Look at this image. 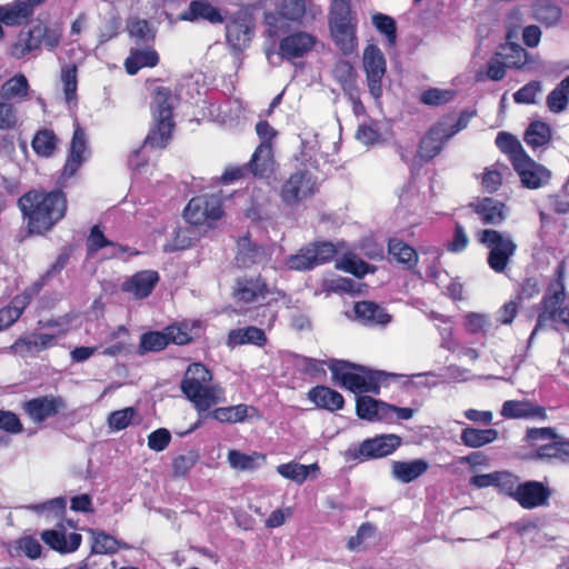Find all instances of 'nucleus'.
<instances>
[{
    "label": "nucleus",
    "mask_w": 569,
    "mask_h": 569,
    "mask_svg": "<svg viewBox=\"0 0 569 569\" xmlns=\"http://www.w3.org/2000/svg\"><path fill=\"white\" fill-rule=\"evenodd\" d=\"M326 363L332 373L333 381L355 393L378 395L380 382L386 377L382 371H372L345 360L330 359Z\"/></svg>",
    "instance_id": "nucleus-5"
},
{
    "label": "nucleus",
    "mask_w": 569,
    "mask_h": 569,
    "mask_svg": "<svg viewBox=\"0 0 569 569\" xmlns=\"http://www.w3.org/2000/svg\"><path fill=\"white\" fill-rule=\"evenodd\" d=\"M28 303L29 297L19 295L7 307L0 309V331L12 326L20 318Z\"/></svg>",
    "instance_id": "nucleus-40"
},
{
    "label": "nucleus",
    "mask_w": 569,
    "mask_h": 569,
    "mask_svg": "<svg viewBox=\"0 0 569 569\" xmlns=\"http://www.w3.org/2000/svg\"><path fill=\"white\" fill-rule=\"evenodd\" d=\"M171 441V433L166 428H159L148 436V447L157 452L163 451Z\"/></svg>",
    "instance_id": "nucleus-62"
},
{
    "label": "nucleus",
    "mask_w": 569,
    "mask_h": 569,
    "mask_svg": "<svg viewBox=\"0 0 569 569\" xmlns=\"http://www.w3.org/2000/svg\"><path fill=\"white\" fill-rule=\"evenodd\" d=\"M358 20L348 0H333L330 11V31L336 46L343 54H351L357 48Z\"/></svg>",
    "instance_id": "nucleus-8"
},
{
    "label": "nucleus",
    "mask_w": 569,
    "mask_h": 569,
    "mask_svg": "<svg viewBox=\"0 0 569 569\" xmlns=\"http://www.w3.org/2000/svg\"><path fill=\"white\" fill-rule=\"evenodd\" d=\"M500 150L508 154L515 171L523 187L538 189L548 183L551 173L543 166L533 161L523 150L521 143L511 134L500 131Z\"/></svg>",
    "instance_id": "nucleus-4"
},
{
    "label": "nucleus",
    "mask_w": 569,
    "mask_h": 569,
    "mask_svg": "<svg viewBox=\"0 0 569 569\" xmlns=\"http://www.w3.org/2000/svg\"><path fill=\"white\" fill-rule=\"evenodd\" d=\"M136 416L137 410L133 407L116 410L108 417V427L111 431L123 430L132 423Z\"/></svg>",
    "instance_id": "nucleus-52"
},
{
    "label": "nucleus",
    "mask_w": 569,
    "mask_h": 569,
    "mask_svg": "<svg viewBox=\"0 0 569 569\" xmlns=\"http://www.w3.org/2000/svg\"><path fill=\"white\" fill-rule=\"evenodd\" d=\"M308 399L319 409L328 411L341 410L345 406L342 395L327 386H317L309 390Z\"/></svg>",
    "instance_id": "nucleus-26"
},
{
    "label": "nucleus",
    "mask_w": 569,
    "mask_h": 569,
    "mask_svg": "<svg viewBox=\"0 0 569 569\" xmlns=\"http://www.w3.org/2000/svg\"><path fill=\"white\" fill-rule=\"evenodd\" d=\"M22 408L33 422L41 423L63 410L66 402L61 397L44 396L26 401Z\"/></svg>",
    "instance_id": "nucleus-19"
},
{
    "label": "nucleus",
    "mask_w": 569,
    "mask_h": 569,
    "mask_svg": "<svg viewBox=\"0 0 569 569\" xmlns=\"http://www.w3.org/2000/svg\"><path fill=\"white\" fill-rule=\"evenodd\" d=\"M183 21L206 20L210 23H221L224 21L220 11L206 0H193L188 9L180 14Z\"/></svg>",
    "instance_id": "nucleus-27"
},
{
    "label": "nucleus",
    "mask_w": 569,
    "mask_h": 569,
    "mask_svg": "<svg viewBox=\"0 0 569 569\" xmlns=\"http://www.w3.org/2000/svg\"><path fill=\"white\" fill-rule=\"evenodd\" d=\"M248 167L254 177H269L274 170L272 144L260 143L254 150Z\"/></svg>",
    "instance_id": "nucleus-29"
},
{
    "label": "nucleus",
    "mask_w": 569,
    "mask_h": 569,
    "mask_svg": "<svg viewBox=\"0 0 569 569\" xmlns=\"http://www.w3.org/2000/svg\"><path fill=\"white\" fill-rule=\"evenodd\" d=\"M336 268L345 272L352 273L358 278L375 271V267H371L352 253H347L339 259L336 262Z\"/></svg>",
    "instance_id": "nucleus-46"
},
{
    "label": "nucleus",
    "mask_w": 569,
    "mask_h": 569,
    "mask_svg": "<svg viewBox=\"0 0 569 569\" xmlns=\"http://www.w3.org/2000/svg\"><path fill=\"white\" fill-rule=\"evenodd\" d=\"M62 26L58 22H34L29 30H21L11 47V56L21 59L32 51L44 47L54 50L62 37Z\"/></svg>",
    "instance_id": "nucleus-7"
},
{
    "label": "nucleus",
    "mask_w": 569,
    "mask_h": 569,
    "mask_svg": "<svg viewBox=\"0 0 569 569\" xmlns=\"http://www.w3.org/2000/svg\"><path fill=\"white\" fill-rule=\"evenodd\" d=\"M59 336L53 333H30L20 337L10 346V350L20 356L36 355L58 342Z\"/></svg>",
    "instance_id": "nucleus-23"
},
{
    "label": "nucleus",
    "mask_w": 569,
    "mask_h": 569,
    "mask_svg": "<svg viewBox=\"0 0 569 569\" xmlns=\"http://www.w3.org/2000/svg\"><path fill=\"white\" fill-rule=\"evenodd\" d=\"M500 413L507 418H526L536 415L533 407L525 401H506Z\"/></svg>",
    "instance_id": "nucleus-55"
},
{
    "label": "nucleus",
    "mask_w": 569,
    "mask_h": 569,
    "mask_svg": "<svg viewBox=\"0 0 569 569\" xmlns=\"http://www.w3.org/2000/svg\"><path fill=\"white\" fill-rule=\"evenodd\" d=\"M158 280L159 276L157 271L142 270L126 280L122 283V290L131 293L137 299H142L152 292Z\"/></svg>",
    "instance_id": "nucleus-24"
},
{
    "label": "nucleus",
    "mask_w": 569,
    "mask_h": 569,
    "mask_svg": "<svg viewBox=\"0 0 569 569\" xmlns=\"http://www.w3.org/2000/svg\"><path fill=\"white\" fill-rule=\"evenodd\" d=\"M222 216L219 194H203L192 198L183 210L184 220L191 226H201L216 221Z\"/></svg>",
    "instance_id": "nucleus-14"
},
{
    "label": "nucleus",
    "mask_w": 569,
    "mask_h": 569,
    "mask_svg": "<svg viewBox=\"0 0 569 569\" xmlns=\"http://www.w3.org/2000/svg\"><path fill=\"white\" fill-rule=\"evenodd\" d=\"M468 208L482 224H495L498 220V199L495 197H478Z\"/></svg>",
    "instance_id": "nucleus-31"
},
{
    "label": "nucleus",
    "mask_w": 569,
    "mask_h": 569,
    "mask_svg": "<svg viewBox=\"0 0 569 569\" xmlns=\"http://www.w3.org/2000/svg\"><path fill=\"white\" fill-rule=\"evenodd\" d=\"M199 237V232L193 227L178 228L173 238L164 244V251L173 252L190 248L194 240Z\"/></svg>",
    "instance_id": "nucleus-43"
},
{
    "label": "nucleus",
    "mask_w": 569,
    "mask_h": 569,
    "mask_svg": "<svg viewBox=\"0 0 569 569\" xmlns=\"http://www.w3.org/2000/svg\"><path fill=\"white\" fill-rule=\"evenodd\" d=\"M270 293L268 284L260 276L239 278L233 290L234 300L241 306V312L249 311L251 305L259 306L258 310H261V319L257 317L254 320L267 328L272 327L276 320V311L271 308L270 302L262 305Z\"/></svg>",
    "instance_id": "nucleus-6"
},
{
    "label": "nucleus",
    "mask_w": 569,
    "mask_h": 569,
    "mask_svg": "<svg viewBox=\"0 0 569 569\" xmlns=\"http://www.w3.org/2000/svg\"><path fill=\"white\" fill-rule=\"evenodd\" d=\"M159 62V56L156 50L146 48L131 51L126 59L124 67L129 74H136L141 68H152Z\"/></svg>",
    "instance_id": "nucleus-34"
},
{
    "label": "nucleus",
    "mask_w": 569,
    "mask_h": 569,
    "mask_svg": "<svg viewBox=\"0 0 569 569\" xmlns=\"http://www.w3.org/2000/svg\"><path fill=\"white\" fill-rule=\"evenodd\" d=\"M320 9L311 0H276V11L264 14L268 34L277 37L283 27V20L301 23L315 19Z\"/></svg>",
    "instance_id": "nucleus-9"
},
{
    "label": "nucleus",
    "mask_w": 569,
    "mask_h": 569,
    "mask_svg": "<svg viewBox=\"0 0 569 569\" xmlns=\"http://www.w3.org/2000/svg\"><path fill=\"white\" fill-rule=\"evenodd\" d=\"M41 540L52 550L61 553H72L77 551L82 542V536L77 532L66 533L63 526L61 530L47 529L40 535Z\"/></svg>",
    "instance_id": "nucleus-22"
},
{
    "label": "nucleus",
    "mask_w": 569,
    "mask_h": 569,
    "mask_svg": "<svg viewBox=\"0 0 569 569\" xmlns=\"http://www.w3.org/2000/svg\"><path fill=\"white\" fill-rule=\"evenodd\" d=\"M88 532L92 536L93 542H92V552L104 555V553H114L119 547L120 543L116 538L112 536L103 532V531H97L93 529H89Z\"/></svg>",
    "instance_id": "nucleus-48"
},
{
    "label": "nucleus",
    "mask_w": 569,
    "mask_h": 569,
    "mask_svg": "<svg viewBox=\"0 0 569 569\" xmlns=\"http://www.w3.org/2000/svg\"><path fill=\"white\" fill-rule=\"evenodd\" d=\"M455 96L453 90L431 88L421 93L420 101L428 106H441L451 101Z\"/></svg>",
    "instance_id": "nucleus-54"
},
{
    "label": "nucleus",
    "mask_w": 569,
    "mask_h": 569,
    "mask_svg": "<svg viewBox=\"0 0 569 569\" xmlns=\"http://www.w3.org/2000/svg\"><path fill=\"white\" fill-rule=\"evenodd\" d=\"M128 30L131 37L149 41L153 39V31L147 20L131 19L128 23Z\"/></svg>",
    "instance_id": "nucleus-60"
},
{
    "label": "nucleus",
    "mask_w": 569,
    "mask_h": 569,
    "mask_svg": "<svg viewBox=\"0 0 569 569\" xmlns=\"http://www.w3.org/2000/svg\"><path fill=\"white\" fill-rule=\"evenodd\" d=\"M32 14V9L23 0L0 6V22L6 26H17Z\"/></svg>",
    "instance_id": "nucleus-33"
},
{
    "label": "nucleus",
    "mask_w": 569,
    "mask_h": 569,
    "mask_svg": "<svg viewBox=\"0 0 569 569\" xmlns=\"http://www.w3.org/2000/svg\"><path fill=\"white\" fill-rule=\"evenodd\" d=\"M489 325L490 319L486 313L469 312L465 316V327L469 332L485 331Z\"/></svg>",
    "instance_id": "nucleus-63"
},
{
    "label": "nucleus",
    "mask_w": 569,
    "mask_h": 569,
    "mask_svg": "<svg viewBox=\"0 0 569 569\" xmlns=\"http://www.w3.org/2000/svg\"><path fill=\"white\" fill-rule=\"evenodd\" d=\"M401 443L396 435H382L365 440L358 449L356 457L377 459L391 455Z\"/></svg>",
    "instance_id": "nucleus-21"
},
{
    "label": "nucleus",
    "mask_w": 569,
    "mask_h": 569,
    "mask_svg": "<svg viewBox=\"0 0 569 569\" xmlns=\"http://www.w3.org/2000/svg\"><path fill=\"white\" fill-rule=\"evenodd\" d=\"M528 59L527 51L511 40L500 46V70L502 68H520Z\"/></svg>",
    "instance_id": "nucleus-39"
},
{
    "label": "nucleus",
    "mask_w": 569,
    "mask_h": 569,
    "mask_svg": "<svg viewBox=\"0 0 569 569\" xmlns=\"http://www.w3.org/2000/svg\"><path fill=\"white\" fill-rule=\"evenodd\" d=\"M211 380V372L201 363H191L181 380V391L200 413L226 400L223 388Z\"/></svg>",
    "instance_id": "nucleus-3"
},
{
    "label": "nucleus",
    "mask_w": 569,
    "mask_h": 569,
    "mask_svg": "<svg viewBox=\"0 0 569 569\" xmlns=\"http://www.w3.org/2000/svg\"><path fill=\"white\" fill-rule=\"evenodd\" d=\"M478 241L490 248L488 263L492 270L498 272V231L493 229H483L477 232Z\"/></svg>",
    "instance_id": "nucleus-49"
},
{
    "label": "nucleus",
    "mask_w": 569,
    "mask_h": 569,
    "mask_svg": "<svg viewBox=\"0 0 569 569\" xmlns=\"http://www.w3.org/2000/svg\"><path fill=\"white\" fill-rule=\"evenodd\" d=\"M317 39L307 31H295L280 40L279 54L281 58L292 61L307 56L315 47Z\"/></svg>",
    "instance_id": "nucleus-18"
},
{
    "label": "nucleus",
    "mask_w": 569,
    "mask_h": 569,
    "mask_svg": "<svg viewBox=\"0 0 569 569\" xmlns=\"http://www.w3.org/2000/svg\"><path fill=\"white\" fill-rule=\"evenodd\" d=\"M355 313L366 325L385 326L390 322L391 317L386 310L371 301H360L355 305Z\"/></svg>",
    "instance_id": "nucleus-32"
},
{
    "label": "nucleus",
    "mask_w": 569,
    "mask_h": 569,
    "mask_svg": "<svg viewBox=\"0 0 569 569\" xmlns=\"http://www.w3.org/2000/svg\"><path fill=\"white\" fill-rule=\"evenodd\" d=\"M19 206L28 219L29 231L41 234L63 218L67 199L61 191H30L19 199Z\"/></svg>",
    "instance_id": "nucleus-2"
},
{
    "label": "nucleus",
    "mask_w": 569,
    "mask_h": 569,
    "mask_svg": "<svg viewBox=\"0 0 569 569\" xmlns=\"http://www.w3.org/2000/svg\"><path fill=\"white\" fill-rule=\"evenodd\" d=\"M356 410L360 419L386 422V420H388V412L391 409L387 402L369 396H359L357 398Z\"/></svg>",
    "instance_id": "nucleus-25"
},
{
    "label": "nucleus",
    "mask_w": 569,
    "mask_h": 569,
    "mask_svg": "<svg viewBox=\"0 0 569 569\" xmlns=\"http://www.w3.org/2000/svg\"><path fill=\"white\" fill-rule=\"evenodd\" d=\"M174 102L176 97L169 88L162 86L154 88L150 104L152 124L141 149L132 152L129 158L131 169L139 170L146 164L144 152L147 149H163L171 140L174 128L172 120Z\"/></svg>",
    "instance_id": "nucleus-1"
},
{
    "label": "nucleus",
    "mask_w": 569,
    "mask_h": 569,
    "mask_svg": "<svg viewBox=\"0 0 569 569\" xmlns=\"http://www.w3.org/2000/svg\"><path fill=\"white\" fill-rule=\"evenodd\" d=\"M335 76L341 82L343 90L349 94V98L353 103L355 110H357L358 108H362V104L357 94V89L355 87V71L352 66L346 61L337 63L335 68Z\"/></svg>",
    "instance_id": "nucleus-37"
},
{
    "label": "nucleus",
    "mask_w": 569,
    "mask_h": 569,
    "mask_svg": "<svg viewBox=\"0 0 569 569\" xmlns=\"http://www.w3.org/2000/svg\"><path fill=\"white\" fill-rule=\"evenodd\" d=\"M319 190V179L313 171L300 168L291 172L282 182L279 197L286 207H297Z\"/></svg>",
    "instance_id": "nucleus-12"
},
{
    "label": "nucleus",
    "mask_w": 569,
    "mask_h": 569,
    "mask_svg": "<svg viewBox=\"0 0 569 569\" xmlns=\"http://www.w3.org/2000/svg\"><path fill=\"white\" fill-rule=\"evenodd\" d=\"M29 93V83L22 73H18L4 81L0 89L1 98L6 100L23 99Z\"/></svg>",
    "instance_id": "nucleus-41"
},
{
    "label": "nucleus",
    "mask_w": 569,
    "mask_h": 569,
    "mask_svg": "<svg viewBox=\"0 0 569 569\" xmlns=\"http://www.w3.org/2000/svg\"><path fill=\"white\" fill-rule=\"evenodd\" d=\"M319 471L318 463H311L309 466L301 465L295 461H290L288 463H282L277 466V472L298 485L303 483L310 473H315Z\"/></svg>",
    "instance_id": "nucleus-36"
},
{
    "label": "nucleus",
    "mask_w": 569,
    "mask_h": 569,
    "mask_svg": "<svg viewBox=\"0 0 569 569\" xmlns=\"http://www.w3.org/2000/svg\"><path fill=\"white\" fill-rule=\"evenodd\" d=\"M551 490L542 482L529 480L521 483L515 501L525 509H535L549 505Z\"/></svg>",
    "instance_id": "nucleus-20"
},
{
    "label": "nucleus",
    "mask_w": 569,
    "mask_h": 569,
    "mask_svg": "<svg viewBox=\"0 0 569 569\" xmlns=\"http://www.w3.org/2000/svg\"><path fill=\"white\" fill-rule=\"evenodd\" d=\"M560 17H561V11L556 4H553L547 0H538L536 2L535 18L538 21H540L547 26H552L556 22H558Z\"/></svg>",
    "instance_id": "nucleus-50"
},
{
    "label": "nucleus",
    "mask_w": 569,
    "mask_h": 569,
    "mask_svg": "<svg viewBox=\"0 0 569 569\" xmlns=\"http://www.w3.org/2000/svg\"><path fill=\"white\" fill-rule=\"evenodd\" d=\"M252 33L250 19L242 11L233 14L226 23V40L234 51L244 50L251 41Z\"/></svg>",
    "instance_id": "nucleus-17"
},
{
    "label": "nucleus",
    "mask_w": 569,
    "mask_h": 569,
    "mask_svg": "<svg viewBox=\"0 0 569 569\" xmlns=\"http://www.w3.org/2000/svg\"><path fill=\"white\" fill-rule=\"evenodd\" d=\"M249 409L250 407L243 403L217 408L212 411V418L220 422H242L247 418Z\"/></svg>",
    "instance_id": "nucleus-47"
},
{
    "label": "nucleus",
    "mask_w": 569,
    "mask_h": 569,
    "mask_svg": "<svg viewBox=\"0 0 569 569\" xmlns=\"http://www.w3.org/2000/svg\"><path fill=\"white\" fill-rule=\"evenodd\" d=\"M228 461L233 469L241 471L254 470L264 461V456L258 452L247 455L238 450H230Z\"/></svg>",
    "instance_id": "nucleus-42"
},
{
    "label": "nucleus",
    "mask_w": 569,
    "mask_h": 569,
    "mask_svg": "<svg viewBox=\"0 0 569 569\" xmlns=\"http://www.w3.org/2000/svg\"><path fill=\"white\" fill-rule=\"evenodd\" d=\"M59 139L56 133L50 129H40L36 132L31 147L37 156L42 158H50L54 154L58 147Z\"/></svg>",
    "instance_id": "nucleus-38"
},
{
    "label": "nucleus",
    "mask_w": 569,
    "mask_h": 569,
    "mask_svg": "<svg viewBox=\"0 0 569 569\" xmlns=\"http://www.w3.org/2000/svg\"><path fill=\"white\" fill-rule=\"evenodd\" d=\"M90 154L91 152L88 143V137L83 128L77 123L70 142L69 154L62 169L61 178H71L90 158Z\"/></svg>",
    "instance_id": "nucleus-16"
},
{
    "label": "nucleus",
    "mask_w": 569,
    "mask_h": 569,
    "mask_svg": "<svg viewBox=\"0 0 569 569\" xmlns=\"http://www.w3.org/2000/svg\"><path fill=\"white\" fill-rule=\"evenodd\" d=\"M478 43L471 64L476 82L498 80V40L497 34L485 28L478 29Z\"/></svg>",
    "instance_id": "nucleus-10"
},
{
    "label": "nucleus",
    "mask_w": 569,
    "mask_h": 569,
    "mask_svg": "<svg viewBox=\"0 0 569 569\" xmlns=\"http://www.w3.org/2000/svg\"><path fill=\"white\" fill-rule=\"evenodd\" d=\"M372 23L380 33L386 36L389 46L396 43V22L391 17L383 13H376L372 17Z\"/></svg>",
    "instance_id": "nucleus-56"
},
{
    "label": "nucleus",
    "mask_w": 569,
    "mask_h": 569,
    "mask_svg": "<svg viewBox=\"0 0 569 569\" xmlns=\"http://www.w3.org/2000/svg\"><path fill=\"white\" fill-rule=\"evenodd\" d=\"M563 267L559 266L557 269V280L550 284L546 290L540 302V312L538 315L536 327L531 333V338L538 330L546 327L548 323L557 322L562 303L565 301V283H563Z\"/></svg>",
    "instance_id": "nucleus-13"
},
{
    "label": "nucleus",
    "mask_w": 569,
    "mask_h": 569,
    "mask_svg": "<svg viewBox=\"0 0 569 569\" xmlns=\"http://www.w3.org/2000/svg\"><path fill=\"white\" fill-rule=\"evenodd\" d=\"M551 139V131L547 123L533 121L529 124L525 132V141L532 148L547 144Z\"/></svg>",
    "instance_id": "nucleus-45"
},
{
    "label": "nucleus",
    "mask_w": 569,
    "mask_h": 569,
    "mask_svg": "<svg viewBox=\"0 0 569 569\" xmlns=\"http://www.w3.org/2000/svg\"><path fill=\"white\" fill-rule=\"evenodd\" d=\"M168 346V337L166 333L152 331L143 333L140 339L139 352L160 351Z\"/></svg>",
    "instance_id": "nucleus-53"
},
{
    "label": "nucleus",
    "mask_w": 569,
    "mask_h": 569,
    "mask_svg": "<svg viewBox=\"0 0 569 569\" xmlns=\"http://www.w3.org/2000/svg\"><path fill=\"white\" fill-rule=\"evenodd\" d=\"M17 548L29 559H38L42 552L39 540L32 536H23L16 541Z\"/></svg>",
    "instance_id": "nucleus-59"
},
{
    "label": "nucleus",
    "mask_w": 569,
    "mask_h": 569,
    "mask_svg": "<svg viewBox=\"0 0 569 569\" xmlns=\"http://www.w3.org/2000/svg\"><path fill=\"white\" fill-rule=\"evenodd\" d=\"M389 254L406 269H413L418 262L417 251L400 239L391 238L388 243Z\"/></svg>",
    "instance_id": "nucleus-35"
},
{
    "label": "nucleus",
    "mask_w": 569,
    "mask_h": 569,
    "mask_svg": "<svg viewBox=\"0 0 569 569\" xmlns=\"http://www.w3.org/2000/svg\"><path fill=\"white\" fill-rule=\"evenodd\" d=\"M428 469L429 463L425 459L393 461L391 466V475L396 480L402 483H409L421 477Z\"/></svg>",
    "instance_id": "nucleus-28"
},
{
    "label": "nucleus",
    "mask_w": 569,
    "mask_h": 569,
    "mask_svg": "<svg viewBox=\"0 0 569 569\" xmlns=\"http://www.w3.org/2000/svg\"><path fill=\"white\" fill-rule=\"evenodd\" d=\"M363 68L370 94L378 100L382 94V79L386 74V59L376 44H368L363 51Z\"/></svg>",
    "instance_id": "nucleus-15"
},
{
    "label": "nucleus",
    "mask_w": 569,
    "mask_h": 569,
    "mask_svg": "<svg viewBox=\"0 0 569 569\" xmlns=\"http://www.w3.org/2000/svg\"><path fill=\"white\" fill-rule=\"evenodd\" d=\"M267 342V337L263 329L249 326L246 328L233 329L228 335V346L236 347L240 345H253L263 347Z\"/></svg>",
    "instance_id": "nucleus-30"
},
{
    "label": "nucleus",
    "mask_w": 569,
    "mask_h": 569,
    "mask_svg": "<svg viewBox=\"0 0 569 569\" xmlns=\"http://www.w3.org/2000/svg\"><path fill=\"white\" fill-rule=\"evenodd\" d=\"M21 120L17 107L9 101H0V130H16Z\"/></svg>",
    "instance_id": "nucleus-51"
},
{
    "label": "nucleus",
    "mask_w": 569,
    "mask_h": 569,
    "mask_svg": "<svg viewBox=\"0 0 569 569\" xmlns=\"http://www.w3.org/2000/svg\"><path fill=\"white\" fill-rule=\"evenodd\" d=\"M286 266L290 270L303 271L315 268L311 251L309 247L302 248L298 253L290 256L286 260Z\"/></svg>",
    "instance_id": "nucleus-58"
},
{
    "label": "nucleus",
    "mask_w": 569,
    "mask_h": 569,
    "mask_svg": "<svg viewBox=\"0 0 569 569\" xmlns=\"http://www.w3.org/2000/svg\"><path fill=\"white\" fill-rule=\"evenodd\" d=\"M471 114H452L445 117L430 128L427 134L421 139L418 154L423 160H430L436 157L445 147L446 142L467 127Z\"/></svg>",
    "instance_id": "nucleus-11"
},
{
    "label": "nucleus",
    "mask_w": 569,
    "mask_h": 569,
    "mask_svg": "<svg viewBox=\"0 0 569 569\" xmlns=\"http://www.w3.org/2000/svg\"><path fill=\"white\" fill-rule=\"evenodd\" d=\"M62 82L66 101L71 103L76 99L77 92V69L71 67L62 71Z\"/></svg>",
    "instance_id": "nucleus-64"
},
{
    "label": "nucleus",
    "mask_w": 569,
    "mask_h": 569,
    "mask_svg": "<svg viewBox=\"0 0 569 569\" xmlns=\"http://www.w3.org/2000/svg\"><path fill=\"white\" fill-rule=\"evenodd\" d=\"M0 429L11 435H18L22 432L23 426L14 412L0 410Z\"/></svg>",
    "instance_id": "nucleus-61"
},
{
    "label": "nucleus",
    "mask_w": 569,
    "mask_h": 569,
    "mask_svg": "<svg viewBox=\"0 0 569 569\" xmlns=\"http://www.w3.org/2000/svg\"><path fill=\"white\" fill-rule=\"evenodd\" d=\"M308 247L315 267L330 261L337 253V249L331 242H318Z\"/></svg>",
    "instance_id": "nucleus-57"
},
{
    "label": "nucleus",
    "mask_w": 569,
    "mask_h": 569,
    "mask_svg": "<svg viewBox=\"0 0 569 569\" xmlns=\"http://www.w3.org/2000/svg\"><path fill=\"white\" fill-rule=\"evenodd\" d=\"M497 438L495 429H476L468 427L461 432V441L470 448H478L492 442Z\"/></svg>",
    "instance_id": "nucleus-44"
}]
</instances>
